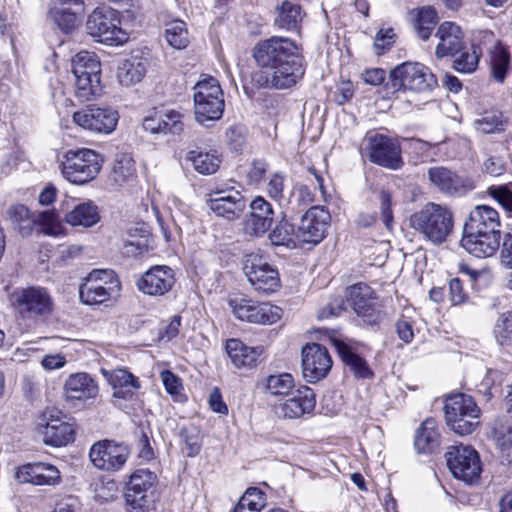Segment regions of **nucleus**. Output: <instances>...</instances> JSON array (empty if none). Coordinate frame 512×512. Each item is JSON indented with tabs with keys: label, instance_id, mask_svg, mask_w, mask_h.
Masks as SVG:
<instances>
[{
	"label": "nucleus",
	"instance_id": "nucleus-16",
	"mask_svg": "<svg viewBox=\"0 0 512 512\" xmlns=\"http://www.w3.org/2000/svg\"><path fill=\"white\" fill-rule=\"evenodd\" d=\"M348 300L363 323L375 326L380 323L382 313L374 290L366 283L359 282L347 289Z\"/></svg>",
	"mask_w": 512,
	"mask_h": 512
},
{
	"label": "nucleus",
	"instance_id": "nucleus-59",
	"mask_svg": "<svg viewBox=\"0 0 512 512\" xmlns=\"http://www.w3.org/2000/svg\"><path fill=\"white\" fill-rule=\"evenodd\" d=\"M379 208L383 218L384 225L390 229L393 223V212H392V193L382 188L379 191Z\"/></svg>",
	"mask_w": 512,
	"mask_h": 512
},
{
	"label": "nucleus",
	"instance_id": "nucleus-21",
	"mask_svg": "<svg viewBox=\"0 0 512 512\" xmlns=\"http://www.w3.org/2000/svg\"><path fill=\"white\" fill-rule=\"evenodd\" d=\"M302 374L309 383L324 379L332 367V359L326 347L307 344L302 348Z\"/></svg>",
	"mask_w": 512,
	"mask_h": 512
},
{
	"label": "nucleus",
	"instance_id": "nucleus-48",
	"mask_svg": "<svg viewBox=\"0 0 512 512\" xmlns=\"http://www.w3.org/2000/svg\"><path fill=\"white\" fill-rule=\"evenodd\" d=\"M489 55L491 75L496 81L502 83L510 68L509 52L501 46Z\"/></svg>",
	"mask_w": 512,
	"mask_h": 512
},
{
	"label": "nucleus",
	"instance_id": "nucleus-2",
	"mask_svg": "<svg viewBox=\"0 0 512 512\" xmlns=\"http://www.w3.org/2000/svg\"><path fill=\"white\" fill-rule=\"evenodd\" d=\"M409 223L423 239L434 245H441L453 231L454 218L447 206L429 202L410 216Z\"/></svg>",
	"mask_w": 512,
	"mask_h": 512
},
{
	"label": "nucleus",
	"instance_id": "nucleus-3",
	"mask_svg": "<svg viewBox=\"0 0 512 512\" xmlns=\"http://www.w3.org/2000/svg\"><path fill=\"white\" fill-rule=\"evenodd\" d=\"M104 163L103 156L89 148L70 149L65 152L61 163L63 177L75 185L93 181Z\"/></svg>",
	"mask_w": 512,
	"mask_h": 512
},
{
	"label": "nucleus",
	"instance_id": "nucleus-13",
	"mask_svg": "<svg viewBox=\"0 0 512 512\" xmlns=\"http://www.w3.org/2000/svg\"><path fill=\"white\" fill-rule=\"evenodd\" d=\"M447 466L455 478L472 484L481 473L480 458L476 450L470 446H451L446 452Z\"/></svg>",
	"mask_w": 512,
	"mask_h": 512
},
{
	"label": "nucleus",
	"instance_id": "nucleus-51",
	"mask_svg": "<svg viewBox=\"0 0 512 512\" xmlns=\"http://www.w3.org/2000/svg\"><path fill=\"white\" fill-rule=\"evenodd\" d=\"M505 120L501 112L490 111L474 121L475 128L485 134L500 132L504 130Z\"/></svg>",
	"mask_w": 512,
	"mask_h": 512
},
{
	"label": "nucleus",
	"instance_id": "nucleus-47",
	"mask_svg": "<svg viewBox=\"0 0 512 512\" xmlns=\"http://www.w3.org/2000/svg\"><path fill=\"white\" fill-rule=\"evenodd\" d=\"M271 243L275 246L295 248L297 245L296 229L287 221L280 222L269 234Z\"/></svg>",
	"mask_w": 512,
	"mask_h": 512
},
{
	"label": "nucleus",
	"instance_id": "nucleus-64",
	"mask_svg": "<svg viewBox=\"0 0 512 512\" xmlns=\"http://www.w3.org/2000/svg\"><path fill=\"white\" fill-rule=\"evenodd\" d=\"M285 177L281 173H274L271 175L267 184V193L274 200H281L283 198Z\"/></svg>",
	"mask_w": 512,
	"mask_h": 512
},
{
	"label": "nucleus",
	"instance_id": "nucleus-42",
	"mask_svg": "<svg viewBox=\"0 0 512 512\" xmlns=\"http://www.w3.org/2000/svg\"><path fill=\"white\" fill-rule=\"evenodd\" d=\"M301 20V6L285 0L278 7V16L274 23L278 28L290 31L297 29Z\"/></svg>",
	"mask_w": 512,
	"mask_h": 512
},
{
	"label": "nucleus",
	"instance_id": "nucleus-23",
	"mask_svg": "<svg viewBox=\"0 0 512 512\" xmlns=\"http://www.w3.org/2000/svg\"><path fill=\"white\" fill-rule=\"evenodd\" d=\"M103 374L113 389L112 403L119 409L125 410V402H134L137 399V391L140 382L136 376L126 369L118 368L111 372L103 370Z\"/></svg>",
	"mask_w": 512,
	"mask_h": 512
},
{
	"label": "nucleus",
	"instance_id": "nucleus-50",
	"mask_svg": "<svg viewBox=\"0 0 512 512\" xmlns=\"http://www.w3.org/2000/svg\"><path fill=\"white\" fill-rule=\"evenodd\" d=\"M165 37L170 46L176 49L185 48L189 43L185 22L182 20H173L167 23Z\"/></svg>",
	"mask_w": 512,
	"mask_h": 512
},
{
	"label": "nucleus",
	"instance_id": "nucleus-53",
	"mask_svg": "<svg viewBox=\"0 0 512 512\" xmlns=\"http://www.w3.org/2000/svg\"><path fill=\"white\" fill-rule=\"evenodd\" d=\"M180 436L185 444L186 455L188 457L198 455L202 445L200 430L194 425L183 427L181 428Z\"/></svg>",
	"mask_w": 512,
	"mask_h": 512
},
{
	"label": "nucleus",
	"instance_id": "nucleus-27",
	"mask_svg": "<svg viewBox=\"0 0 512 512\" xmlns=\"http://www.w3.org/2000/svg\"><path fill=\"white\" fill-rule=\"evenodd\" d=\"M15 478L19 483H29L37 486H55L61 482L58 468L44 462L27 463L17 467Z\"/></svg>",
	"mask_w": 512,
	"mask_h": 512
},
{
	"label": "nucleus",
	"instance_id": "nucleus-32",
	"mask_svg": "<svg viewBox=\"0 0 512 512\" xmlns=\"http://www.w3.org/2000/svg\"><path fill=\"white\" fill-rule=\"evenodd\" d=\"M436 36L440 42L436 46L437 58L456 56L464 46V34L461 28L454 22H443L437 29Z\"/></svg>",
	"mask_w": 512,
	"mask_h": 512
},
{
	"label": "nucleus",
	"instance_id": "nucleus-30",
	"mask_svg": "<svg viewBox=\"0 0 512 512\" xmlns=\"http://www.w3.org/2000/svg\"><path fill=\"white\" fill-rule=\"evenodd\" d=\"M64 393L68 401L86 402L93 400L99 393L97 381L86 372L69 375L64 383Z\"/></svg>",
	"mask_w": 512,
	"mask_h": 512
},
{
	"label": "nucleus",
	"instance_id": "nucleus-22",
	"mask_svg": "<svg viewBox=\"0 0 512 512\" xmlns=\"http://www.w3.org/2000/svg\"><path fill=\"white\" fill-rule=\"evenodd\" d=\"M207 205L217 216L233 221L242 216L247 207V200L240 191L232 187L213 191Z\"/></svg>",
	"mask_w": 512,
	"mask_h": 512
},
{
	"label": "nucleus",
	"instance_id": "nucleus-34",
	"mask_svg": "<svg viewBox=\"0 0 512 512\" xmlns=\"http://www.w3.org/2000/svg\"><path fill=\"white\" fill-rule=\"evenodd\" d=\"M333 346L342 362L355 378L371 379L374 376V373L368 365L367 361L355 353L346 343L341 340L334 339Z\"/></svg>",
	"mask_w": 512,
	"mask_h": 512
},
{
	"label": "nucleus",
	"instance_id": "nucleus-52",
	"mask_svg": "<svg viewBox=\"0 0 512 512\" xmlns=\"http://www.w3.org/2000/svg\"><path fill=\"white\" fill-rule=\"evenodd\" d=\"M458 54L453 61V68L459 73L469 74L474 72L479 64L481 52L479 50H471L470 52L463 46Z\"/></svg>",
	"mask_w": 512,
	"mask_h": 512
},
{
	"label": "nucleus",
	"instance_id": "nucleus-5",
	"mask_svg": "<svg viewBox=\"0 0 512 512\" xmlns=\"http://www.w3.org/2000/svg\"><path fill=\"white\" fill-rule=\"evenodd\" d=\"M445 421L456 434H471L479 425L481 410L473 397L464 393L451 394L445 399Z\"/></svg>",
	"mask_w": 512,
	"mask_h": 512
},
{
	"label": "nucleus",
	"instance_id": "nucleus-54",
	"mask_svg": "<svg viewBox=\"0 0 512 512\" xmlns=\"http://www.w3.org/2000/svg\"><path fill=\"white\" fill-rule=\"evenodd\" d=\"M313 201L309 188L303 184H297L293 187L287 200L288 209L292 212L305 208Z\"/></svg>",
	"mask_w": 512,
	"mask_h": 512
},
{
	"label": "nucleus",
	"instance_id": "nucleus-1",
	"mask_svg": "<svg viewBox=\"0 0 512 512\" xmlns=\"http://www.w3.org/2000/svg\"><path fill=\"white\" fill-rule=\"evenodd\" d=\"M252 56L263 71L252 77L260 87L287 89L296 85L304 76L305 63L301 49L287 37L272 36L260 40Z\"/></svg>",
	"mask_w": 512,
	"mask_h": 512
},
{
	"label": "nucleus",
	"instance_id": "nucleus-28",
	"mask_svg": "<svg viewBox=\"0 0 512 512\" xmlns=\"http://www.w3.org/2000/svg\"><path fill=\"white\" fill-rule=\"evenodd\" d=\"M250 213L244 220V230L249 236H262L271 227L274 210L265 198L257 196L250 203Z\"/></svg>",
	"mask_w": 512,
	"mask_h": 512
},
{
	"label": "nucleus",
	"instance_id": "nucleus-55",
	"mask_svg": "<svg viewBox=\"0 0 512 512\" xmlns=\"http://www.w3.org/2000/svg\"><path fill=\"white\" fill-rule=\"evenodd\" d=\"M488 192L512 216V183L491 186Z\"/></svg>",
	"mask_w": 512,
	"mask_h": 512
},
{
	"label": "nucleus",
	"instance_id": "nucleus-40",
	"mask_svg": "<svg viewBox=\"0 0 512 512\" xmlns=\"http://www.w3.org/2000/svg\"><path fill=\"white\" fill-rule=\"evenodd\" d=\"M146 73V64L137 58L124 60L118 67L117 78L121 85L132 86L140 82Z\"/></svg>",
	"mask_w": 512,
	"mask_h": 512
},
{
	"label": "nucleus",
	"instance_id": "nucleus-8",
	"mask_svg": "<svg viewBox=\"0 0 512 512\" xmlns=\"http://www.w3.org/2000/svg\"><path fill=\"white\" fill-rule=\"evenodd\" d=\"M120 23L116 10L109 7H97L88 16L86 30L96 41L118 46L128 40V35L122 30Z\"/></svg>",
	"mask_w": 512,
	"mask_h": 512
},
{
	"label": "nucleus",
	"instance_id": "nucleus-61",
	"mask_svg": "<svg viewBox=\"0 0 512 512\" xmlns=\"http://www.w3.org/2000/svg\"><path fill=\"white\" fill-rule=\"evenodd\" d=\"M345 310V301L341 296H335L324 305L318 313L319 319H328L339 316Z\"/></svg>",
	"mask_w": 512,
	"mask_h": 512
},
{
	"label": "nucleus",
	"instance_id": "nucleus-36",
	"mask_svg": "<svg viewBox=\"0 0 512 512\" xmlns=\"http://www.w3.org/2000/svg\"><path fill=\"white\" fill-rule=\"evenodd\" d=\"M42 434L44 443L53 447L65 446L74 440L72 425L60 419L47 422Z\"/></svg>",
	"mask_w": 512,
	"mask_h": 512
},
{
	"label": "nucleus",
	"instance_id": "nucleus-45",
	"mask_svg": "<svg viewBox=\"0 0 512 512\" xmlns=\"http://www.w3.org/2000/svg\"><path fill=\"white\" fill-rule=\"evenodd\" d=\"M438 22V15L432 6H424L417 12L414 29L420 39L426 41L430 38Z\"/></svg>",
	"mask_w": 512,
	"mask_h": 512
},
{
	"label": "nucleus",
	"instance_id": "nucleus-4",
	"mask_svg": "<svg viewBox=\"0 0 512 512\" xmlns=\"http://www.w3.org/2000/svg\"><path fill=\"white\" fill-rule=\"evenodd\" d=\"M437 86V79L428 67L418 62H404L390 71L387 89L392 93L412 91L425 93Z\"/></svg>",
	"mask_w": 512,
	"mask_h": 512
},
{
	"label": "nucleus",
	"instance_id": "nucleus-14",
	"mask_svg": "<svg viewBox=\"0 0 512 512\" xmlns=\"http://www.w3.org/2000/svg\"><path fill=\"white\" fill-rule=\"evenodd\" d=\"M228 304L233 314L241 321L254 324H273L280 319V308L268 303H259L243 295L230 297Z\"/></svg>",
	"mask_w": 512,
	"mask_h": 512
},
{
	"label": "nucleus",
	"instance_id": "nucleus-9",
	"mask_svg": "<svg viewBox=\"0 0 512 512\" xmlns=\"http://www.w3.org/2000/svg\"><path fill=\"white\" fill-rule=\"evenodd\" d=\"M364 141L371 163L389 170H399L404 166L402 148L397 138L369 132Z\"/></svg>",
	"mask_w": 512,
	"mask_h": 512
},
{
	"label": "nucleus",
	"instance_id": "nucleus-18",
	"mask_svg": "<svg viewBox=\"0 0 512 512\" xmlns=\"http://www.w3.org/2000/svg\"><path fill=\"white\" fill-rule=\"evenodd\" d=\"M119 114L108 107L88 106L73 114V122L89 131L102 134L112 133L118 123Z\"/></svg>",
	"mask_w": 512,
	"mask_h": 512
},
{
	"label": "nucleus",
	"instance_id": "nucleus-7",
	"mask_svg": "<svg viewBox=\"0 0 512 512\" xmlns=\"http://www.w3.org/2000/svg\"><path fill=\"white\" fill-rule=\"evenodd\" d=\"M121 283L112 269H94L79 287V298L86 305L102 304L117 297Z\"/></svg>",
	"mask_w": 512,
	"mask_h": 512
},
{
	"label": "nucleus",
	"instance_id": "nucleus-38",
	"mask_svg": "<svg viewBox=\"0 0 512 512\" xmlns=\"http://www.w3.org/2000/svg\"><path fill=\"white\" fill-rule=\"evenodd\" d=\"M440 444L436 421L427 418L416 431L414 446L419 453H432Z\"/></svg>",
	"mask_w": 512,
	"mask_h": 512
},
{
	"label": "nucleus",
	"instance_id": "nucleus-46",
	"mask_svg": "<svg viewBox=\"0 0 512 512\" xmlns=\"http://www.w3.org/2000/svg\"><path fill=\"white\" fill-rule=\"evenodd\" d=\"M294 378L290 373L269 375L265 380V391L271 396H288L293 392Z\"/></svg>",
	"mask_w": 512,
	"mask_h": 512
},
{
	"label": "nucleus",
	"instance_id": "nucleus-11",
	"mask_svg": "<svg viewBox=\"0 0 512 512\" xmlns=\"http://www.w3.org/2000/svg\"><path fill=\"white\" fill-rule=\"evenodd\" d=\"M12 302L18 314L24 319L47 317L53 311V300L46 288L30 286L17 289Z\"/></svg>",
	"mask_w": 512,
	"mask_h": 512
},
{
	"label": "nucleus",
	"instance_id": "nucleus-49",
	"mask_svg": "<svg viewBox=\"0 0 512 512\" xmlns=\"http://www.w3.org/2000/svg\"><path fill=\"white\" fill-rule=\"evenodd\" d=\"M501 46L500 40H498L495 34L490 30L479 29L472 33L470 49L479 50L481 55L484 51L490 54Z\"/></svg>",
	"mask_w": 512,
	"mask_h": 512
},
{
	"label": "nucleus",
	"instance_id": "nucleus-62",
	"mask_svg": "<svg viewBox=\"0 0 512 512\" xmlns=\"http://www.w3.org/2000/svg\"><path fill=\"white\" fill-rule=\"evenodd\" d=\"M137 448L139 458L146 461L152 460L154 458V450L150 443V437L143 428L139 429Z\"/></svg>",
	"mask_w": 512,
	"mask_h": 512
},
{
	"label": "nucleus",
	"instance_id": "nucleus-29",
	"mask_svg": "<svg viewBox=\"0 0 512 512\" xmlns=\"http://www.w3.org/2000/svg\"><path fill=\"white\" fill-rule=\"evenodd\" d=\"M183 115L176 110L153 112L143 119L145 131L152 134L180 135L184 131Z\"/></svg>",
	"mask_w": 512,
	"mask_h": 512
},
{
	"label": "nucleus",
	"instance_id": "nucleus-10",
	"mask_svg": "<svg viewBox=\"0 0 512 512\" xmlns=\"http://www.w3.org/2000/svg\"><path fill=\"white\" fill-rule=\"evenodd\" d=\"M7 214L24 237L31 235L35 225H39L46 235L55 236L61 232L60 220L54 211H42L36 215L25 205L15 204L8 208Z\"/></svg>",
	"mask_w": 512,
	"mask_h": 512
},
{
	"label": "nucleus",
	"instance_id": "nucleus-24",
	"mask_svg": "<svg viewBox=\"0 0 512 512\" xmlns=\"http://www.w3.org/2000/svg\"><path fill=\"white\" fill-rule=\"evenodd\" d=\"M175 283V272L167 265L152 266L136 280L140 292L155 297L169 293Z\"/></svg>",
	"mask_w": 512,
	"mask_h": 512
},
{
	"label": "nucleus",
	"instance_id": "nucleus-35",
	"mask_svg": "<svg viewBox=\"0 0 512 512\" xmlns=\"http://www.w3.org/2000/svg\"><path fill=\"white\" fill-rule=\"evenodd\" d=\"M225 349L232 363L237 368L254 367L261 354L259 348L249 347L239 339L227 340Z\"/></svg>",
	"mask_w": 512,
	"mask_h": 512
},
{
	"label": "nucleus",
	"instance_id": "nucleus-12",
	"mask_svg": "<svg viewBox=\"0 0 512 512\" xmlns=\"http://www.w3.org/2000/svg\"><path fill=\"white\" fill-rule=\"evenodd\" d=\"M243 270L251 286L258 292L271 294L281 286L277 268L261 254L246 255Z\"/></svg>",
	"mask_w": 512,
	"mask_h": 512
},
{
	"label": "nucleus",
	"instance_id": "nucleus-33",
	"mask_svg": "<svg viewBox=\"0 0 512 512\" xmlns=\"http://www.w3.org/2000/svg\"><path fill=\"white\" fill-rule=\"evenodd\" d=\"M500 245V230L483 232L479 234L463 235L461 246L477 258H486L494 255Z\"/></svg>",
	"mask_w": 512,
	"mask_h": 512
},
{
	"label": "nucleus",
	"instance_id": "nucleus-15",
	"mask_svg": "<svg viewBox=\"0 0 512 512\" xmlns=\"http://www.w3.org/2000/svg\"><path fill=\"white\" fill-rule=\"evenodd\" d=\"M130 456L129 447L114 440H101L93 444L89 451L92 464L99 470L117 472L126 464Z\"/></svg>",
	"mask_w": 512,
	"mask_h": 512
},
{
	"label": "nucleus",
	"instance_id": "nucleus-57",
	"mask_svg": "<svg viewBox=\"0 0 512 512\" xmlns=\"http://www.w3.org/2000/svg\"><path fill=\"white\" fill-rule=\"evenodd\" d=\"M245 505L262 509L265 506L264 493L257 487L248 488L237 503V511L242 512Z\"/></svg>",
	"mask_w": 512,
	"mask_h": 512
},
{
	"label": "nucleus",
	"instance_id": "nucleus-41",
	"mask_svg": "<svg viewBox=\"0 0 512 512\" xmlns=\"http://www.w3.org/2000/svg\"><path fill=\"white\" fill-rule=\"evenodd\" d=\"M75 78L74 88L75 96L81 102L90 101L101 95L102 86L100 75L96 77L73 74Z\"/></svg>",
	"mask_w": 512,
	"mask_h": 512
},
{
	"label": "nucleus",
	"instance_id": "nucleus-60",
	"mask_svg": "<svg viewBox=\"0 0 512 512\" xmlns=\"http://www.w3.org/2000/svg\"><path fill=\"white\" fill-rule=\"evenodd\" d=\"M269 170V164L264 159H256L251 163L247 172V179L250 184L258 185L264 179Z\"/></svg>",
	"mask_w": 512,
	"mask_h": 512
},
{
	"label": "nucleus",
	"instance_id": "nucleus-25",
	"mask_svg": "<svg viewBox=\"0 0 512 512\" xmlns=\"http://www.w3.org/2000/svg\"><path fill=\"white\" fill-rule=\"evenodd\" d=\"M428 177L440 192L449 196H463L475 187L469 177L459 176L445 167L430 168L428 170Z\"/></svg>",
	"mask_w": 512,
	"mask_h": 512
},
{
	"label": "nucleus",
	"instance_id": "nucleus-43",
	"mask_svg": "<svg viewBox=\"0 0 512 512\" xmlns=\"http://www.w3.org/2000/svg\"><path fill=\"white\" fill-rule=\"evenodd\" d=\"M136 176L135 162L127 153H119L116 155L111 177L118 184L123 185L133 180Z\"/></svg>",
	"mask_w": 512,
	"mask_h": 512
},
{
	"label": "nucleus",
	"instance_id": "nucleus-31",
	"mask_svg": "<svg viewBox=\"0 0 512 512\" xmlns=\"http://www.w3.org/2000/svg\"><path fill=\"white\" fill-rule=\"evenodd\" d=\"M500 220L498 212L487 205L476 206L469 214L464 224L463 235L494 232L499 230Z\"/></svg>",
	"mask_w": 512,
	"mask_h": 512
},
{
	"label": "nucleus",
	"instance_id": "nucleus-44",
	"mask_svg": "<svg viewBox=\"0 0 512 512\" xmlns=\"http://www.w3.org/2000/svg\"><path fill=\"white\" fill-rule=\"evenodd\" d=\"M186 160L198 173L203 175L214 174L219 169L221 162L215 154L198 150L189 151Z\"/></svg>",
	"mask_w": 512,
	"mask_h": 512
},
{
	"label": "nucleus",
	"instance_id": "nucleus-20",
	"mask_svg": "<svg viewBox=\"0 0 512 512\" xmlns=\"http://www.w3.org/2000/svg\"><path fill=\"white\" fill-rule=\"evenodd\" d=\"M330 214L324 208L313 206L301 217L296 229L298 242L319 244L325 237L329 226Z\"/></svg>",
	"mask_w": 512,
	"mask_h": 512
},
{
	"label": "nucleus",
	"instance_id": "nucleus-26",
	"mask_svg": "<svg viewBox=\"0 0 512 512\" xmlns=\"http://www.w3.org/2000/svg\"><path fill=\"white\" fill-rule=\"evenodd\" d=\"M283 403L276 407V413L283 418L297 419L313 412L316 405L314 391L308 386H301L288 395Z\"/></svg>",
	"mask_w": 512,
	"mask_h": 512
},
{
	"label": "nucleus",
	"instance_id": "nucleus-6",
	"mask_svg": "<svg viewBox=\"0 0 512 512\" xmlns=\"http://www.w3.org/2000/svg\"><path fill=\"white\" fill-rule=\"evenodd\" d=\"M193 90L195 120L204 126H208V121L219 120L223 115L225 102L218 80L213 77L204 78L196 83Z\"/></svg>",
	"mask_w": 512,
	"mask_h": 512
},
{
	"label": "nucleus",
	"instance_id": "nucleus-58",
	"mask_svg": "<svg viewBox=\"0 0 512 512\" xmlns=\"http://www.w3.org/2000/svg\"><path fill=\"white\" fill-rule=\"evenodd\" d=\"M95 498L100 501H111L117 497L118 484L112 479H102L95 485Z\"/></svg>",
	"mask_w": 512,
	"mask_h": 512
},
{
	"label": "nucleus",
	"instance_id": "nucleus-63",
	"mask_svg": "<svg viewBox=\"0 0 512 512\" xmlns=\"http://www.w3.org/2000/svg\"><path fill=\"white\" fill-rule=\"evenodd\" d=\"M246 129L240 125L231 126L227 130L229 145L235 151H240L245 144Z\"/></svg>",
	"mask_w": 512,
	"mask_h": 512
},
{
	"label": "nucleus",
	"instance_id": "nucleus-37",
	"mask_svg": "<svg viewBox=\"0 0 512 512\" xmlns=\"http://www.w3.org/2000/svg\"><path fill=\"white\" fill-rule=\"evenodd\" d=\"M65 221L72 226L92 227L100 221L99 208L90 200L77 203L65 213Z\"/></svg>",
	"mask_w": 512,
	"mask_h": 512
},
{
	"label": "nucleus",
	"instance_id": "nucleus-19",
	"mask_svg": "<svg viewBox=\"0 0 512 512\" xmlns=\"http://www.w3.org/2000/svg\"><path fill=\"white\" fill-rule=\"evenodd\" d=\"M83 0H50L48 18L65 34L72 33L82 22Z\"/></svg>",
	"mask_w": 512,
	"mask_h": 512
},
{
	"label": "nucleus",
	"instance_id": "nucleus-56",
	"mask_svg": "<svg viewBox=\"0 0 512 512\" xmlns=\"http://www.w3.org/2000/svg\"><path fill=\"white\" fill-rule=\"evenodd\" d=\"M494 334L498 344L504 346L512 343V310L496 323Z\"/></svg>",
	"mask_w": 512,
	"mask_h": 512
},
{
	"label": "nucleus",
	"instance_id": "nucleus-39",
	"mask_svg": "<svg viewBox=\"0 0 512 512\" xmlns=\"http://www.w3.org/2000/svg\"><path fill=\"white\" fill-rule=\"evenodd\" d=\"M71 70L73 74L96 77L101 75V63L94 52L80 51L72 58Z\"/></svg>",
	"mask_w": 512,
	"mask_h": 512
},
{
	"label": "nucleus",
	"instance_id": "nucleus-17",
	"mask_svg": "<svg viewBox=\"0 0 512 512\" xmlns=\"http://www.w3.org/2000/svg\"><path fill=\"white\" fill-rule=\"evenodd\" d=\"M156 476L147 469L136 470L126 487L125 499L129 512H148L153 501V484Z\"/></svg>",
	"mask_w": 512,
	"mask_h": 512
}]
</instances>
